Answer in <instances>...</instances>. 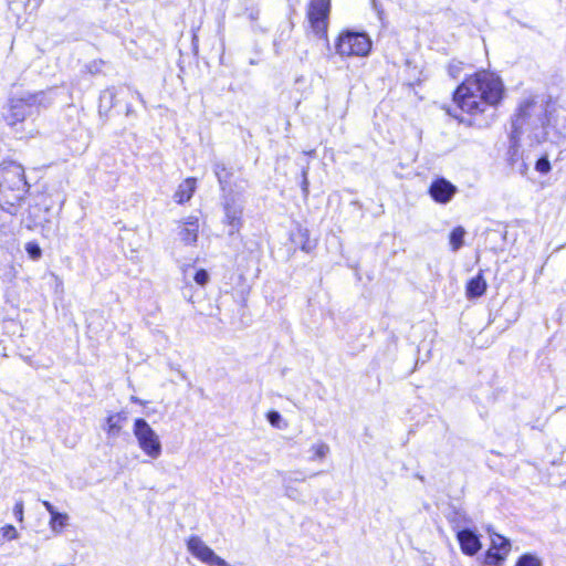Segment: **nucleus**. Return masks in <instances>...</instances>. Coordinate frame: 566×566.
<instances>
[{
  "label": "nucleus",
  "instance_id": "nucleus-27",
  "mask_svg": "<svg viewBox=\"0 0 566 566\" xmlns=\"http://www.w3.org/2000/svg\"><path fill=\"white\" fill-rule=\"evenodd\" d=\"M193 280L198 285L205 286L209 282V273L200 269L195 273Z\"/></svg>",
  "mask_w": 566,
  "mask_h": 566
},
{
  "label": "nucleus",
  "instance_id": "nucleus-4",
  "mask_svg": "<svg viewBox=\"0 0 566 566\" xmlns=\"http://www.w3.org/2000/svg\"><path fill=\"white\" fill-rule=\"evenodd\" d=\"M336 53L340 56H367L371 50V40L365 32L344 31L335 43Z\"/></svg>",
  "mask_w": 566,
  "mask_h": 566
},
{
  "label": "nucleus",
  "instance_id": "nucleus-11",
  "mask_svg": "<svg viewBox=\"0 0 566 566\" xmlns=\"http://www.w3.org/2000/svg\"><path fill=\"white\" fill-rule=\"evenodd\" d=\"M457 192V186L443 177L434 179L428 190L432 200L440 205H448Z\"/></svg>",
  "mask_w": 566,
  "mask_h": 566
},
{
  "label": "nucleus",
  "instance_id": "nucleus-2",
  "mask_svg": "<svg viewBox=\"0 0 566 566\" xmlns=\"http://www.w3.org/2000/svg\"><path fill=\"white\" fill-rule=\"evenodd\" d=\"M23 167L14 161L0 166V206L11 216L28 191Z\"/></svg>",
  "mask_w": 566,
  "mask_h": 566
},
{
  "label": "nucleus",
  "instance_id": "nucleus-28",
  "mask_svg": "<svg viewBox=\"0 0 566 566\" xmlns=\"http://www.w3.org/2000/svg\"><path fill=\"white\" fill-rule=\"evenodd\" d=\"M266 419L270 422V424L273 426L274 428H281L282 417L280 412L275 410L269 411L266 415Z\"/></svg>",
  "mask_w": 566,
  "mask_h": 566
},
{
  "label": "nucleus",
  "instance_id": "nucleus-33",
  "mask_svg": "<svg viewBox=\"0 0 566 566\" xmlns=\"http://www.w3.org/2000/svg\"><path fill=\"white\" fill-rule=\"evenodd\" d=\"M307 187H308V181H307V177H306V171L304 170L303 171V182H302V188H303V191L304 193H307Z\"/></svg>",
  "mask_w": 566,
  "mask_h": 566
},
{
  "label": "nucleus",
  "instance_id": "nucleus-34",
  "mask_svg": "<svg viewBox=\"0 0 566 566\" xmlns=\"http://www.w3.org/2000/svg\"><path fill=\"white\" fill-rule=\"evenodd\" d=\"M51 275H52V276L55 279V281H56V287H61V289H62V287H63V282H62V280H61L57 275H55L54 273H52Z\"/></svg>",
  "mask_w": 566,
  "mask_h": 566
},
{
  "label": "nucleus",
  "instance_id": "nucleus-14",
  "mask_svg": "<svg viewBox=\"0 0 566 566\" xmlns=\"http://www.w3.org/2000/svg\"><path fill=\"white\" fill-rule=\"evenodd\" d=\"M42 504L51 516L49 522L50 530L54 534H61L69 525L70 516L66 513L57 512L54 505L49 501H42Z\"/></svg>",
  "mask_w": 566,
  "mask_h": 566
},
{
  "label": "nucleus",
  "instance_id": "nucleus-17",
  "mask_svg": "<svg viewBox=\"0 0 566 566\" xmlns=\"http://www.w3.org/2000/svg\"><path fill=\"white\" fill-rule=\"evenodd\" d=\"M127 417L124 412L113 413L107 417L106 423L104 426V430L106 431L109 438L118 437L123 423L126 421Z\"/></svg>",
  "mask_w": 566,
  "mask_h": 566
},
{
  "label": "nucleus",
  "instance_id": "nucleus-6",
  "mask_svg": "<svg viewBox=\"0 0 566 566\" xmlns=\"http://www.w3.org/2000/svg\"><path fill=\"white\" fill-rule=\"evenodd\" d=\"M133 432L140 450L146 455L151 459H158L160 457L163 448L159 436L145 419H135Z\"/></svg>",
  "mask_w": 566,
  "mask_h": 566
},
{
  "label": "nucleus",
  "instance_id": "nucleus-25",
  "mask_svg": "<svg viewBox=\"0 0 566 566\" xmlns=\"http://www.w3.org/2000/svg\"><path fill=\"white\" fill-rule=\"evenodd\" d=\"M515 566H542V560L532 554L522 555Z\"/></svg>",
  "mask_w": 566,
  "mask_h": 566
},
{
  "label": "nucleus",
  "instance_id": "nucleus-31",
  "mask_svg": "<svg viewBox=\"0 0 566 566\" xmlns=\"http://www.w3.org/2000/svg\"><path fill=\"white\" fill-rule=\"evenodd\" d=\"M300 475L298 473H296ZM284 479H287V484H290L293 481H304L305 479L303 476H292V474L284 476Z\"/></svg>",
  "mask_w": 566,
  "mask_h": 566
},
{
  "label": "nucleus",
  "instance_id": "nucleus-15",
  "mask_svg": "<svg viewBox=\"0 0 566 566\" xmlns=\"http://www.w3.org/2000/svg\"><path fill=\"white\" fill-rule=\"evenodd\" d=\"M123 91V88L108 87L104 90L99 95V114L107 115V113L114 107L116 96Z\"/></svg>",
  "mask_w": 566,
  "mask_h": 566
},
{
  "label": "nucleus",
  "instance_id": "nucleus-1",
  "mask_svg": "<svg viewBox=\"0 0 566 566\" xmlns=\"http://www.w3.org/2000/svg\"><path fill=\"white\" fill-rule=\"evenodd\" d=\"M502 93L503 84L500 77L490 72H478L458 86L453 94L455 109L449 111V114L464 123L465 119L458 114V111L470 115L483 113L486 107L500 102Z\"/></svg>",
  "mask_w": 566,
  "mask_h": 566
},
{
  "label": "nucleus",
  "instance_id": "nucleus-13",
  "mask_svg": "<svg viewBox=\"0 0 566 566\" xmlns=\"http://www.w3.org/2000/svg\"><path fill=\"white\" fill-rule=\"evenodd\" d=\"M461 551L468 556L475 555L481 549L479 536L469 528L461 530L457 534Z\"/></svg>",
  "mask_w": 566,
  "mask_h": 566
},
{
  "label": "nucleus",
  "instance_id": "nucleus-8",
  "mask_svg": "<svg viewBox=\"0 0 566 566\" xmlns=\"http://www.w3.org/2000/svg\"><path fill=\"white\" fill-rule=\"evenodd\" d=\"M188 551L199 560L209 565L231 566L224 559L217 556L214 552L205 544L198 536H192L187 543Z\"/></svg>",
  "mask_w": 566,
  "mask_h": 566
},
{
  "label": "nucleus",
  "instance_id": "nucleus-26",
  "mask_svg": "<svg viewBox=\"0 0 566 566\" xmlns=\"http://www.w3.org/2000/svg\"><path fill=\"white\" fill-rule=\"evenodd\" d=\"M0 533H1L2 538L6 541H13L19 537V533H18L17 528L11 524L2 526L0 528Z\"/></svg>",
  "mask_w": 566,
  "mask_h": 566
},
{
  "label": "nucleus",
  "instance_id": "nucleus-19",
  "mask_svg": "<svg viewBox=\"0 0 566 566\" xmlns=\"http://www.w3.org/2000/svg\"><path fill=\"white\" fill-rule=\"evenodd\" d=\"M509 161L510 165L515 168L521 175H526L528 170V164L523 156H520L518 148L513 144L509 149Z\"/></svg>",
  "mask_w": 566,
  "mask_h": 566
},
{
  "label": "nucleus",
  "instance_id": "nucleus-10",
  "mask_svg": "<svg viewBox=\"0 0 566 566\" xmlns=\"http://www.w3.org/2000/svg\"><path fill=\"white\" fill-rule=\"evenodd\" d=\"M511 549V543L500 534L491 535V547L486 552L485 563L492 566H500Z\"/></svg>",
  "mask_w": 566,
  "mask_h": 566
},
{
  "label": "nucleus",
  "instance_id": "nucleus-16",
  "mask_svg": "<svg viewBox=\"0 0 566 566\" xmlns=\"http://www.w3.org/2000/svg\"><path fill=\"white\" fill-rule=\"evenodd\" d=\"M195 190L196 179L187 178L178 186V189L174 195V199L177 203L182 205L191 199Z\"/></svg>",
  "mask_w": 566,
  "mask_h": 566
},
{
  "label": "nucleus",
  "instance_id": "nucleus-32",
  "mask_svg": "<svg viewBox=\"0 0 566 566\" xmlns=\"http://www.w3.org/2000/svg\"><path fill=\"white\" fill-rule=\"evenodd\" d=\"M460 70L461 67L459 65H450L449 72L453 77H455Z\"/></svg>",
  "mask_w": 566,
  "mask_h": 566
},
{
  "label": "nucleus",
  "instance_id": "nucleus-30",
  "mask_svg": "<svg viewBox=\"0 0 566 566\" xmlns=\"http://www.w3.org/2000/svg\"><path fill=\"white\" fill-rule=\"evenodd\" d=\"M283 483H284L285 494L290 499H296V490L293 489L290 484H287V479H283Z\"/></svg>",
  "mask_w": 566,
  "mask_h": 566
},
{
  "label": "nucleus",
  "instance_id": "nucleus-36",
  "mask_svg": "<svg viewBox=\"0 0 566 566\" xmlns=\"http://www.w3.org/2000/svg\"><path fill=\"white\" fill-rule=\"evenodd\" d=\"M130 400H132L133 402H136V403H143V401H142V400H139L136 396H132V397H130Z\"/></svg>",
  "mask_w": 566,
  "mask_h": 566
},
{
  "label": "nucleus",
  "instance_id": "nucleus-9",
  "mask_svg": "<svg viewBox=\"0 0 566 566\" xmlns=\"http://www.w3.org/2000/svg\"><path fill=\"white\" fill-rule=\"evenodd\" d=\"M331 10V0H311L307 17L316 32L325 31Z\"/></svg>",
  "mask_w": 566,
  "mask_h": 566
},
{
  "label": "nucleus",
  "instance_id": "nucleus-38",
  "mask_svg": "<svg viewBox=\"0 0 566 566\" xmlns=\"http://www.w3.org/2000/svg\"><path fill=\"white\" fill-rule=\"evenodd\" d=\"M188 269H190V266H187V268L184 270L185 275L187 274Z\"/></svg>",
  "mask_w": 566,
  "mask_h": 566
},
{
  "label": "nucleus",
  "instance_id": "nucleus-35",
  "mask_svg": "<svg viewBox=\"0 0 566 566\" xmlns=\"http://www.w3.org/2000/svg\"><path fill=\"white\" fill-rule=\"evenodd\" d=\"M258 15H259V12H258V11H255V12H254V11H251V13H250V18H251L252 20L258 19Z\"/></svg>",
  "mask_w": 566,
  "mask_h": 566
},
{
  "label": "nucleus",
  "instance_id": "nucleus-37",
  "mask_svg": "<svg viewBox=\"0 0 566 566\" xmlns=\"http://www.w3.org/2000/svg\"><path fill=\"white\" fill-rule=\"evenodd\" d=\"M134 94L136 95V97H137L138 99H142V95H140L138 92H134Z\"/></svg>",
  "mask_w": 566,
  "mask_h": 566
},
{
  "label": "nucleus",
  "instance_id": "nucleus-18",
  "mask_svg": "<svg viewBox=\"0 0 566 566\" xmlns=\"http://www.w3.org/2000/svg\"><path fill=\"white\" fill-rule=\"evenodd\" d=\"M486 281L480 272L478 275L472 277L467 284V296L469 298H476L482 296L486 291Z\"/></svg>",
  "mask_w": 566,
  "mask_h": 566
},
{
  "label": "nucleus",
  "instance_id": "nucleus-24",
  "mask_svg": "<svg viewBox=\"0 0 566 566\" xmlns=\"http://www.w3.org/2000/svg\"><path fill=\"white\" fill-rule=\"evenodd\" d=\"M535 170L541 175H547L552 170L551 161L547 155H543L535 161Z\"/></svg>",
  "mask_w": 566,
  "mask_h": 566
},
{
  "label": "nucleus",
  "instance_id": "nucleus-21",
  "mask_svg": "<svg viewBox=\"0 0 566 566\" xmlns=\"http://www.w3.org/2000/svg\"><path fill=\"white\" fill-rule=\"evenodd\" d=\"M310 451L313 453L310 461L322 460L329 453V447L327 443L319 441L313 444Z\"/></svg>",
  "mask_w": 566,
  "mask_h": 566
},
{
  "label": "nucleus",
  "instance_id": "nucleus-23",
  "mask_svg": "<svg viewBox=\"0 0 566 566\" xmlns=\"http://www.w3.org/2000/svg\"><path fill=\"white\" fill-rule=\"evenodd\" d=\"M24 250L31 261H39L42 258V249L36 241H29L24 245Z\"/></svg>",
  "mask_w": 566,
  "mask_h": 566
},
{
  "label": "nucleus",
  "instance_id": "nucleus-22",
  "mask_svg": "<svg viewBox=\"0 0 566 566\" xmlns=\"http://www.w3.org/2000/svg\"><path fill=\"white\" fill-rule=\"evenodd\" d=\"M213 171L221 188L224 189V185L229 181V178L231 176L230 171L222 163H216L213 165Z\"/></svg>",
  "mask_w": 566,
  "mask_h": 566
},
{
  "label": "nucleus",
  "instance_id": "nucleus-20",
  "mask_svg": "<svg viewBox=\"0 0 566 566\" xmlns=\"http://www.w3.org/2000/svg\"><path fill=\"white\" fill-rule=\"evenodd\" d=\"M465 230L462 227L454 228L449 237L452 251H458L463 245Z\"/></svg>",
  "mask_w": 566,
  "mask_h": 566
},
{
  "label": "nucleus",
  "instance_id": "nucleus-7",
  "mask_svg": "<svg viewBox=\"0 0 566 566\" xmlns=\"http://www.w3.org/2000/svg\"><path fill=\"white\" fill-rule=\"evenodd\" d=\"M223 223L229 227V235H233L234 233L239 232L243 220V202L242 200L233 195L230 193L226 196L224 202H223Z\"/></svg>",
  "mask_w": 566,
  "mask_h": 566
},
{
  "label": "nucleus",
  "instance_id": "nucleus-12",
  "mask_svg": "<svg viewBox=\"0 0 566 566\" xmlns=\"http://www.w3.org/2000/svg\"><path fill=\"white\" fill-rule=\"evenodd\" d=\"M199 220L197 217H188L179 222L178 237L186 245H195L199 234Z\"/></svg>",
  "mask_w": 566,
  "mask_h": 566
},
{
  "label": "nucleus",
  "instance_id": "nucleus-5",
  "mask_svg": "<svg viewBox=\"0 0 566 566\" xmlns=\"http://www.w3.org/2000/svg\"><path fill=\"white\" fill-rule=\"evenodd\" d=\"M43 96V93H38L19 98H11L8 109L3 115L6 123L13 127L22 123L27 117L35 114L39 106L42 104Z\"/></svg>",
  "mask_w": 566,
  "mask_h": 566
},
{
  "label": "nucleus",
  "instance_id": "nucleus-29",
  "mask_svg": "<svg viewBox=\"0 0 566 566\" xmlns=\"http://www.w3.org/2000/svg\"><path fill=\"white\" fill-rule=\"evenodd\" d=\"M13 516L18 522H23L24 516V503L22 500L15 502L13 506Z\"/></svg>",
  "mask_w": 566,
  "mask_h": 566
},
{
  "label": "nucleus",
  "instance_id": "nucleus-3",
  "mask_svg": "<svg viewBox=\"0 0 566 566\" xmlns=\"http://www.w3.org/2000/svg\"><path fill=\"white\" fill-rule=\"evenodd\" d=\"M546 115L542 105L533 101H526L518 107V112L512 122V138L530 132V136L537 143L546 138Z\"/></svg>",
  "mask_w": 566,
  "mask_h": 566
}]
</instances>
